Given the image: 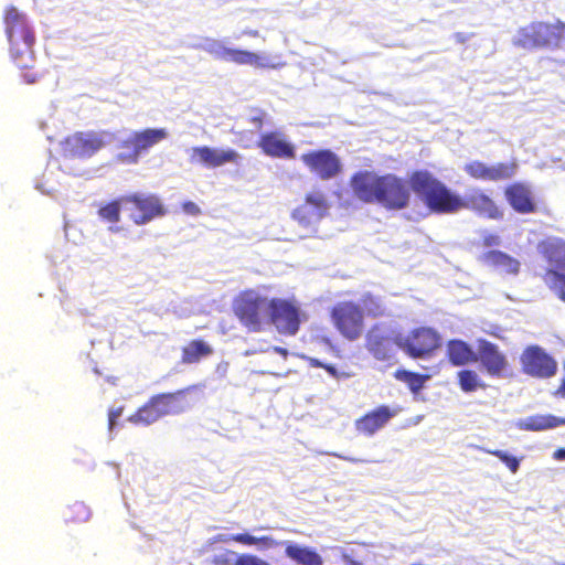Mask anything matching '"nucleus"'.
<instances>
[{"label": "nucleus", "mask_w": 565, "mask_h": 565, "mask_svg": "<svg viewBox=\"0 0 565 565\" xmlns=\"http://www.w3.org/2000/svg\"><path fill=\"white\" fill-rule=\"evenodd\" d=\"M244 34L248 35V36H252V38H258L259 36V32L257 30H245Z\"/></svg>", "instance_id": "8fccbe9b"}, {"label": "nucleus", "mask_w": 565, "mask_h": 565, "mask_svg": "<svg viewBox=\"0 0 565 565\" xmlns=\"http://www.w3.org/2000/svg\"><path fill=\"white\" fill-rule=\"evenodd\" d=\"M554 458L557 460H565V449L561 448L554 452Z\"/></svg>", "instance_id": "49530a36"}, {"label": "nucleus", "mask_w": 565, "mask_h": 565, "mask_svg": "<svg viewBox=\"0 0 565 565\" xmlns=\"http://www.w3.org/2000/svg\"><path fill=\"white\" fill-rule=\"evenodd\" d=\"M564 423V419H559L553 415H533L520 420L518 427L527 431H541L555 428Z\"/></svg>", "instance_id": "c85d7f7f"}, {"label": "nucleus", "mask_w": 565, "mask_h": 565, "mask_svg": "<svg viewBox=\"0 0 565 565\" xmlns=\"http://www.w3.org/2000/svg\"><path fill=\"white\" fill-rule=\"evenodd\" d=\"M279 545L285 546L286 556L296 565H323L321 555L315 548L291 541L279 542Z\"/></svg>", "instance_id": "5701e85b"}, {"label": "nucleus", "mask_w": 565, "mask_h": 565, "mask_svg": "<svg viewBox=\"0 0 565 565\" xmlns=\"http://www.w3.org/2000/svg\"><path fill=\"white\" fill-rule=\"evenodd\" d=\"M213 354V348L202 339L191 340L181 349V363L185 365L199 363Z\"/></svg>", "instance_id": "cd10ccee"}, {"label": "nucleus", "mask_w": 565, "mask_h": 565, "mask_svg": "<svg viewBox=\"0 0 565 565\" xmlns=\"http://www.w3.org/2000/svg\"><path fill=\"white\" fill-rule=\"evenodd\" d=\"M139 132L149 149L168 137V131L164 128H147Z\"/></svg>", "instance_id": "e433bc0d"}, {"label": "nucleus", "mask_w": 565, "mask_h": 565, "mask_svg": "<svg viewBox=\"0 0 565 565\" xmlns=\"http://www.w3.org/2000/svg\"><path fill=\"white\" fill-rule=\"evenodd\" d=\"M89 509L83 502H74L73 504H70L64 511V519L66 523H83L89 519Z\"/></svg>", "instance_id": "c9c22d12"}, {"label": "nucleus", "mask_w": 565, "mask_h": 565, "mask_svg": "<svg viewBox=\"0 0 565 565\" xmlns=\"http://www.w3.org/2000/svg\"><path fill=\"white\" fill-rule=\"evenodd\" d=\"M487 454L492 455L500 459L512 473H515L520 468V459L514 456L509 455L508 452L499 449L486 450Z\"/></svg>", "instance_id": "4c0bfd02"}, {"label": "nucleus", "mask_w": 565, "mask_h": 565, "mask_svg": "<svg viewBox=\"0 0 565 565\" xmlns=\"http://www.w3.org/2000/svg\"><path fill=\"white\" fill-rule=\"evenodd\" d=\"M3 21L11 57L19 68H25L34 61V33L25 15L13 6L6 9Z\"/></svg>", "instance_id": "7ed1b4c3"}, {"label": "nucleus", "mask_w": 565, "mask_h": 565, "mask_svg": "<svg viewBox=\"0 0 565 565\" xmlns=\"http://www.w3.org/2000/svg\"><path fill=\"white\" fill-rule=\"evenodd\" d=\"M477 345V362L480 363L483 371L491 377L501 379L505 376L510 363L499 345L486 339H479Z\"/></svg>", "instance_id": "2eb2a0df"}, {"label": "nucleus", "mask_w": 565, "mask_h": 565, "mask_svg": "<svg viewBox=\"0 0 565 565\" xmlns=\"http://www.w3.org/2000/svg\"><path fill=\"white\" fill-rule=\"evenodd\" d=\"M161 418L160 413L150 397L142 406L128 417V420L135 425L149 426Z\"/></svg>", "instance_id": "c756f323"}, {"label": "nucleus", "mask_w": 565, "mask_h": 565, "mask_svg": "<svg viewBox=\"0 0 565 565\" xmlns=\"http://www.w3.org/2000/svg\"><path fill=\"white\" fill-rule=\"evenodd\" d=\"M408 183L429 212L454 214L469 210L480 217L500 221L504 210L483 189L475 188L463 198L455 193L428 170H415L409 174Z\"/></svg>", "instance_id": "f257e3e1"}, {"label": "nucleus", "mask_w": 565, "mask_h": 565, "mask_svg": "<svg viewBox=\"0 0 565 565\" xmlns=\"http://www.w3.org/2000/svg\"><path fill=\"white\" fill-rule=\"evenodd\" d=\"M120 148L122 151L117 153L116 160L124 164H136L140 156L149 150L139 131L122 140Z\"/></svg>", "instance_id": "4be33fe9"}, {"label": "nucleus", "mask_w": 565, "mask_h": 565, "mask_svg": "<svg viewBox=\"0 0 565 565\" xmlns=\"http://www.w3.org/2000/svg\"><path fill=\"white\" fill-rule=\"evenodd\" d=\"M236 553L232 550H223L221 553L213 555L211 565H236Z\"/></svg>", "instance_id": "58836bf2"}, {"label": "nucleus", "mask_w": 565, "mask_h": 565, "mask_svg": "<svg viewBox=\"0 0 565 565\" xmlns=\"http://www.w3.org/2000/svg\"><path fill=\"white\" fill-rule=\"evenodd\" d=\"M122 412H124V407H121V406L117 407V408H111L108 412V427L110 430L114 429L116 422L121 416Z\"/></svg>", "instance_id": "c03bdc74"}, {"label": "nucleus", "mask_w": 565, "mask_h": 565, "mask_svg": "<svg viewBox=\"0 0 565 565\" xmlns=\"http://www.w3.org/2000/svg\"><path fill=\"white\" fill-rule=\"evenodd\" d=\"M329 210V203L323 192L317 190L306 194L303 203L298 205L291 216L301 225H309L322 218Z\"/></svg>", "instance_id": "dca6fc26"}, {"label": "nucleus", "mask_w": 565, "mask_h": 565, "mask_svg": "<svg viewBox=\"0 0 565 565\" xmlns=\"http://www.w3.org/2000/svg\"><path fill=\"white\" fill-rule=\"evenodd\" d=\"M500 243V236L495 233H487L482 236V245L484 247L498 246Z\"/></svg>", "instance_id": "37998d69"}, {"label": "nucleus", "mask_w": 565, "mask_h": 565, "mask_svg": "<svg viewBox=\"0 0 565 565\" xmlns=\"http://www.w3.org/2000/svg\"><path fill=\"white\" fill-rule=\"evenodd\" d=\"M396 414V409L387 405H380L358 418L354 426L359 434L364 436H373L376 431L382 429L393 417H395Z\"/></svg>", "instance_id": "aec40b11"}, {"label": "nucleus", "mask_w": 565, "mask_h": 565, "mask_svg": "<svg viewBox=\"0 0 565 565\" xmlns=\"http://www.w3.org/2000/svg\"><path fill=\"white\" fill-rule=\"evenodd\" d=\"M365 347L367 351L379 361H390L394 358L395 351L390 337L369 332Z\"/></svg>", "instance_id": "a878e982"}, {"label": "nucleus", "mask_w": 565, "mask_h": 565, "mask_svg": "<svg viewBox=\"0 0 565 565\" xmlns=\"http://www.w3.org/2000/svg\"><path fill=\"white\" fill-rule=\"evenodd\" d=\"M257 146L270 158L294 159L296 157L295 146L280 131L262 134Z\"/></svg>", "instance_id": "412c9836"}, {"label": "nucleus", "mask_w": 565, "mask_h": 565, "mask_svg": "<svg viewBox=\"0 0 565 565\" xmlns=\"http://www.w3.org/2000/svg\"><path fill=\"white\" fill-rule=\"evenodd\" d=\"M32 63L33 61L29 63L28 67L21 68L23 71L22 76L28 84H34L39 78L38 74L31 70Z\"/></svg>", "instance_id": "a18cd8bd"}, {"label": "nucleus", "mask_w": 565, "mask_h": 565, "mask_svg": "<svg viewBox=\"0 0 565 565\" xmlns=\"http://www.w3.org/2000/svg\"><path fill=\"white\" fill-rule=\"evenodd\" d=\"M268 114L262 108H252L248 121L255 126L257 130H262L265 122L268 121Z\"/></svg>", "instance_id": "ea45409f"}, {"label": "nucleus", "mask_w": 565, "mask_h": 565, "mask_svg": "<svg viewBox=\"0 0 565 565\" xmlns=\"http://www.w3.org/2000/svg\"><path fill=\"white\" fill-rule=\"evenodd\" d=\"M121 201L130 205V218L136 225L147 224L166 214L161 200L154 194L131 193L122 195Z\"/></svg>", "instance_id": "f8f14e48"}, {"label": "nucleus", "mask_w": 565, "mask_h": 565, "mask_svg": "<svg viewBox=\"0 0 565 565\" xmlns=\"http://www.w3.org/2000/svg\"><path fill=\"white\" fill-rule=\"evenodd\" d=\"M520 364L522 372L534 379H551L558 370L556 360L537 344L524 348Z\"/></svg>", "instance_id": "9b49d317"}, {"label": "nucleus", "mask_w": 565, "mask_h": 565, "mask_svg": "<svg viewBox=\"0 0 565 565\" xmlns=\"http://www.w3.org/2000/svg\"><path fill=\"white\" fill-rule=\"evenodd\" d=\"M302 311L294 300L282 298L269 299L268 319L284 335H295L302 321Z\"/></svg>", "instance_id": "9d476101"}, {"label": "nucleus", "mask_w": 565, "mask_h": 565, "mask_svg": "<svg viewBox=\"0 0 565 565\" xmlns=\"http://www.w3.org/2000/svg\"><path fill=\"white\" fill-rule=\"evenodd\" d=\"M199 387L200 385L194 384L174 392L160 393L151 396L161 418L169 415L181 414L189 408L190 402L188 395Z\"/></svg>", "instance_id": "a211bd4d"}, {"label": "nucleus", "mask_w": 565, "mask_h": 565, "mask_svg": "<svg viewBox=\"0 0 565 565\" xmlns=\"http://www.w3.org/2000/svg\"><path fill=\"white\" fill-rule=\"evenodd\" d=\"M221 367H223V369H224V372H226V370H227V367H228V363H227V362H224V363H222V364H218V365H217V370H220Z\"/></svg>", "instance_id": "603ef678"}, {"label": "nucleus", "mask_w": 565, "mask_h": 565, "mask_svg": "<svg viewBox=\"0 0 565 565\" xmlns=\"http://www.w3.org/2000/svg\"><path fill=\"white\" fill-rule=\"evenodd\" d=\"M519 164L516 159L487 164L481 160H472L465 164L463 171L473 180L499 182L514 178Z\"/></svg>", "instance_id": "4468645a"}, {"label": "nucleus", "mask_w": 565, "mask_h": 565, "mask_svg": "<svg viewBox=\"0 0 565 565\" xmlns=\"http://www.w3.org/2000/svg\"><path fill=\"white\" fill-rule=\"evenodd\" d=\"M561 565H565V563L561 564Z\"/></svg>", "instance_id": "864d4df0"}, {"label": "nucleus", "mask_w": 565, "mask_h": 565, "mask_svg": "<svg viewBox=\"0 0 565 565\" xmlns=\"http://www.w3.org/2000/svg\"><path fill=\"white\" fill-rule=\"evenodd\" d=\"M330 319L335 330L348 341H356L365 330L364 316L356 302L339 301L330 309Z\"/></svg>", "instance_id": "0eeeda50"}, {"label": "nucleus", "mask_w": 565, "mask_h": 565, "mask_svg": "<svg viewBox=\"0 0 565 565\" xmlns=\"http://www.w3.org/2000/svg\"><path fill=\"white\" fill-rule=\"evenodd\" d=\"M274 351L277 352L278 354L282 355L284 358H286L288 355V350L285 348H281V347H275Z\"/></svg>", "instance_id": "09e8293b"}, {"label": "nucleus", "mask_w": 565, "mask_h": 565, "mask_svg": "<svg viewBox=\"0 0 565 565\" xmlns=\"http://www.w3.org/2000/svg\"><path fill=\"white\" fill-rule=\"evenodd\" d=\"M509 205L519 214H532L537 211V203L531 186L524 182H513L503 190Z\"/></svg>", "instance_id": "f3484780"}, {"label": "nucleus", "mask_w": 565, "mask_h": 565, "mask_svg": "<svg viewBox=\"0 0 565 565\" xmlns=\"http://www.w3.org/2000/svg\"><path fill=\"white\" fill-rule=\"evenodd\" d=\"M354 196L363 203L377 204L386 211H401L411 202L407 182L394 174H377L372 171H359L350 179Z\"/></svg>", "instance_id": "f03ea898"}, {"label": "nucleus", "mask_w": 565, "mask_h": 565, "mask_svg": "<svg viewBox=\"0 0 565 565\" xmlns=\"http://www.w3.org/2000/svg\"><path fill=\"white\" fill-rule=\"evenodd\" d=\"M184 207L186 210H191V211L198 210L196 205L194 203H192V202H189V203L184 204Z\"/></svg>", "instance_id": "3c124183"}, {"label": "nucleus", "mask_w": 565, "mask_h": 565, "mask_svg": "<svg viewBox=\"0 0 565 565\" xmlns=\"http://www.w3.org/2000/svg\"><path fill=\"white\" fill-rule=\"evenodd\" d=\"M214 541L222 542V543L236 542V543H239V544L246 545V546L255 545L259 550H267V548H274V547L279 546V541L275 540L271 536L264 535V536L257 537L249 533H237V534H232V535L217 534L214 537Z\"/></svg>", "instance_id": "393cba45"}, {"label": "nucleus", "mask_w": 565, "mask_h": 565, "mask_svg": "<svg viewBox=\"0 0 565 565\" xmlns=\"http://www.w3.org/2000/svg\"><path fill=\"white\" fill-rule=\"evenodd\" d=\"M239 154L234 149L220 150L209 146L193 147L190 153V162L203 164L206 168H217L225 163H235Z\"/></svg>", "instance_id": "6ab92c4d"}, {"label": "nucleus", "mask_w": 565, "mask_h": 565, "mask_svg": "<svg viewBox=\"0 0 565 565\" xmlns=\"http://www.w3.org/2000/svg\"><path fill=\"white\" fill-rule=\"evenodd\" d=\"M457 383L465 393H472L478 390H486L487 384L481 380L479 374L471 369H462L457 372Z\"/></svg>", "instance_id": "2f4dec72"}, {"label": "nucleus", "mask_w": 565, "mask_h": 565, "mask_svg": "<svg viewBox=\"0 0 565 565\" xmlns=\"http://www.w3.org/2000/svg\"><path fill=\"white\" fill-rule=\"evenodd\" d=\"M109 137L106 130L76 131L61 142L63 156L72 159L90 158L108 143Z\"/></svg>", "instance_id": "6e6552de"}, {"label": "nucleus", "mask_w": 565, "mask_h": 565, "mask_svg": "<svg viewBox=\"0 0 565 565\" xmlns=\"http://www.w3.org/2000/svg\"><path fill=\"white\" fill-rule=\"evenodd\" d=\"M518 44L524 49H559L565 44V22H531L519 30Z\"/></svg>", "instance_id": "20e7f679"}, {"label": "nucleus", "mask_w": 565, "mask_h": 565, "mask_svg": "<svg viewBox=\"0 0 565 565\" xmlns=\"http://www.w3.org/2000/svg\"><path fill=\"white\" fill-rule=\"evenodd\" d=\"M395 344L412 359H428L441 347V337L431 327H417L397 335Z\"/></svg>", "instance_id": "423d86ee"}, {"label": "nucleus", "mask_w": 565, "mask_h": 565, "mask_svg": "<svg viewBox=\"0 0 565 565\" xmlns=\"http://www.w3.org/2000/svg\"><path fill=\"white\" fill-rule=\"evenodd\" d=\"M121 206H126V204H124L120 196L102 205L97 212L98 216L105 222L116 224L120 221Z\"/></svg>", "instance_id": "f704fd0d"}, {"label": "nucleus", "mask_w": 565, "mask_h": 565, "mask_svg": "<svg viewBox=\"0 0 565 565\" xmlns=\"http://www.w3.org/2000/svg\"><path fill=\"white\" fill-rule=\"evenodd\" d=\"M236 565H269V564L256 555L241 554L236 557Z\"/></svg>", "instance_id": "a19ab883"}, {"label": "nucleus", "mask_w": 565, "mask_h": 565, "mask_svg": "<svg viewBox=\"0 0 565 565\" xmlns=\"http://www.w3.org/2000/svg\"><path fill=\"white\" fill-rule=\"evenodd\" d=\"M481 260L505 274L516 275L520 270V262L501 250H489L481 256Z\"/></svg>", "instance_id": "bb28decb"}, {"label": "nucleus", "mask_w": 565, "mask_h": 565, "mask_svg": "<svg viewBox=\"0 0 565 565\" xmlns=\"http://www.w3.org/2000/svg\"><path fill=\"white\" fill-rule=\"evenodd\" d=\"M232 309L245 328L259 332L268 318L269 300L253 289H246L234 298Z\"/></svg>", "instance_id": "39448f33"}, {"label": "nucleus", "mask_w": 565, "mask_h": 565, "mask_svg": "<svg viewBox=\"0 0 565 565\" xmlns=\"http://www.w3.org/2000/svg\"><path fill=\"white\" fill-rule=\"evenodd\" d=\"M358 305L362 309L363 316L366 315L371 318L383 317L386 312V307L383 300L371 292H365Z\"/></svg>", "instance_id": "72a5a7b5"}, {"label": "nucleus", "mask_w": 565, "mask_h": 565, "mask_svg": "<svg viewBox=\"0 0 565 565\" xmlns=\"http://www.w3.org/2000/svg\"><path fill=\"white\" fill-rule=\"evenodd\" d=\"M300 160L320 180H331L342 172L340 157L330 149H316L301 154Z\"/></svg>", "instance_id": "ddd939ff"}, {"label": "nucleus", "mask_w": 565, "mask_h": 565, "mask_svg": "<svg viewBox=\"0 0 565 565\" xmlns=\"http://www.w3.org/2000/svg\"><path fill=\"white\" fill-rule=\"evenodd\" d=\"M446 356L454 366H463L477 362V355L472 348L459 339H452L447 342Z\"/></svg>", "instance_id": "b1692460"}, {"label": "nucleus", "mask_w": 565, "mask_h": 565, "mask_svg": "<svg viewBox=\"0 0 565 565\" xmlns=\"http://www.w3.org/2000/svg\"><path fill=\"white\" fill-rule=\"evenodd\" d=\"M311 365L326 370L331 376H333L335 379L339 377V373H338L337 369L332 364H328V363L321 362V361H319L317 359H312L311 360Z\"/></svg>", "instance_id": "79ce46f5"}, {"label": "nucleus", "mask_w": 565, "mask_h": 565, "mask_svg": "<svg viewBox=\"0 0 565 565\" xmlns=\"http://www.w3.org/2000/svg\"><path fill=\"white\" fill-rule=\"evenodd\" d=\"M537 249L551 266L543 275L544 282L550 289L565 287V239L559 237L543 239L539 243Z\"/></svg>", "instance_id": "1a4fd4ad"}, {"label": "nucleus", "mask_w": 565, "mask_h": 565, "mask_svg": "<svg viewBox=\"0 0 565 565\" xmlns=\"http://www.w3.org/2000/svg\"><path fill=\"white\" fill-rule=\"evenodd\" d=\"M565 287H558L557 289H553L554 291H556L558 298L563 301H565Z\"/></svg>", "instance_id": "de8ad7c7"}, {"label": "nucleus", "mask_w": 565, "mask_h": 565, "mask_svg": "<svg viewBox=\"0 0 565 565\" xmlns=\"http://www.w3.org/2000/svg\"><path fill=\"white\" fill-rule=\"evenodd\" d=\"M394 377L397 381L405 383L409 391L414 394H417L425 386V383L430 379L428 374H420L404 369L396 370Z\"/></svg>", "instance_id": "473e14b6"}, {"label": "nucleus", "mask_w": 565, "mask_h": 565, "mask_svg": "<svg viewBox=\"0 0 565 565\" xmlns=\"http://www.w3.org/2000/svg\"><path fill=\"white\" fill-rule=\"evenodd\" d=\"M222 54L224 60L234 62L239 65H253L256 67L267 66V64L263 63V60L258 54L249 51L238 49H225Z\"/></svg>", "instance_id": "7c9ffc66"}]
</instances>
